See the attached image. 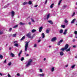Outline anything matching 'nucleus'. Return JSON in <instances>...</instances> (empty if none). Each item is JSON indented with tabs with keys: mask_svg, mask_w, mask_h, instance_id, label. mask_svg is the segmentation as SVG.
Instances as JSON below:
<instances>
[{
	"mask_svg": "<svg viewBox=\"0 0 77 77\" xmlns=\"http://www.w3.org/2000/svg\"><path fill=\"white\" fill-rule=\"evenodd\" d=\"M12 30V28H10L9 29V31H11Z\"/></svg>",
	"mask_w": 77,
	"mask_h": 77,
	"instance_id": "4d7b16f0",
	"label": "nucleus"
},
{
	"mask_svg": "<svg viewBox=\"0 0 77 77\" xmlns=\"http://www.w3.org/2000/svg\"><path fill=\"white\" fill-rule=\"evenodd\" d=\"M30 42H26L25 43H26L25 44V51H27V48H28V46L29 45V43Z\"/></svg>",
	"mask_w": 77,
	"mask_h": 77,
	"instance_id": "7ed1b4c3",
	"label": "nucleus"
},
{
	"mask_svg": "<svg viewBox=\"0 0 77 77\" xmlns=\"http://www.w3.org/2000/svg\"><path fill=\"white\" fill-rule=\"evenodd\" d=\"M42 29H43V27L42 26H41L39 28V32H41L42 30Z\"/></svg>",
	"mask_w": 77,
	"mask_h": 77,
	"instance_id": "6e6552de",
	"label": "nucleus"
},
{
	"mask_svg": "<svg viewBox=\"0 0 77 77\" xmlns=\"http://www.w3.org/2000/svg\"><path fill=\"white\" fill-rule=\"evenodd\" d=\"M14 46L16 47H18V43H15Z\"/></svg>",
	"mask_w": 77,
	"mask_h": 77,
	"instance_id": "412c9836",
	"label": "nucleus"
},
{
	"mask_svg": "<svg viewBox=\"0 0 77 77\" xmlns=\"http://www.w3.org/2000/svg\"><path fill=\"white\" fill-rule=\"evenodd\" d=\"M36 31V29H33L32 30V33H34V32H35Z\"/></svg>",
	"mask_w": 77,
	"mask_h": 77,
	"instance_id": "b1692460",
	"label": "nucleus"
},
{
	"mask_svg": "<svg viewBox=\"0 0 77 77\" xmlns=\"http://www.w3.org/2000/svg\"><path fill=\"white\" fill-rule=\"evenodd\" d=\"M53 5H54V4H52L50 6V8L51 9H52V8H53Z\"/></svg>",
	"mask_w": 77,
	"mask_h": 77,
	"instance_id": "393cba45",
	"label": "nucleus"
},
{
	"mask_svg": "<svg viewBox=\"0 0 77 77\" xmlns=\"http://www.w3.org/2000/svg\"><path fill=\"white\" fill-rule=\"evenodd\" d=\"M63 42V40L61 39V40L59 42H58L57 44V45H60V44L62 43Z\"/></svg>",
	"mask_w": 77,
	"mask_h": 77,
	"instance_id": "0eeeda50",
	"label": "nucleus"
},
{
	"mask_svg": "<svg viewBox=\"0 0 77 77\" xmlns=\"http://www.w3.org/2000/svg\"><path fill=\"white\" fill-rule=\"evenodd\" d=\"M4 63H6V60H5L4 61Z\"/></svg>",
	"mask_w": 77,
	"mask_h": 77,
	"instance_id": "5fc2aeb1",
	"label": "nucleus"
},
{
	"mask_svg": "<svg viewBox=\"0 0 77 77\" xmlns=\"http://www.w3.org/2000/svg\"><path fill=\"white\" fill-rule=\"evenodd\" d=\"M10 55L11 56V57H15V55L14 54V53L11 52H10Z\"/></svg>",
	"mask_w": 77,
	"mask_h": 77,
	"instance_id": "9d476101",
	"label": "nucleus"
},
{
	"mask_svg": "<svg viewBox=\"0 0 77 77\" xmlns=\"http://www.w3.org/2000/svg\"><path fill=\"white\" fill-rule=\"evenodd\" d=\"M49 17H50V14H48L47 16V20L48 19V18H49Z\"/></svg>",
	"mask_w": 77,
	"mask_h": 77,
	"instance_id": "c85d7f7f",
	"label": "nucleus"
},
{
	"mask_svg": "<svg viewBox=\"0 0 77 77\" xmlns=\"http://www.w3.org/2000/svg\"><path fill=\"white\" fill-rule=\"evenodd\" d=\"M17 42H18L17 41L14 42V44H15V43H17Z\"/></svg>",
	"mask_w": 77,
	"mask_h": 77,
	"instance_id": "09e8293b",
	"label": "nucleus"
},
{
	"mask_svg": "<svg viewBox=\"0 0 77 77\" xmlns=\"http://www.w3.org/2000/svg\"><path fill=\"white\" fill-rule=\"evenodd\" d=\"M76 19H73L72 21L71 22V24H72L73 23H74V22L75 21V20H76Z\"/></svg>",
	"mask_w": 77,
	"mask_h": 77,
	"instance_id": "4468645a",
	"label": "nucleus"
},
{
	"mask_svg": "<svg viewBox=\"0 0 77 77\" xmlns=\"http://www.w3.org/2000/svg\"><path fill=\"white\" fill-rule=\"evenodd\" d=\"M32 35V33L31 32H29V33L26 34V36L29 38H30L31 39H33V38L34 37V36L33 35L32 36L31 35Z\"/></svg>",
	"mask_w": 77,
	"mask_h": 77,
	"instance_id": "f03ea898",
	"label": "nucleus"
},
{
	"mask_svg": "<svg viewBox=\"0 0 77 77\" xmlns=\"http://www.w3.org/2000/svg\"><path fill=\"white\" fill-rule=\"evenodd\" d=\"M69 37H70V38H72V34H70L69 35Z\"/></svg>",
	"mask_w": 77,
	"mask_h": 77,
	"instance_id": "ea45409f",
	"label": "nucleus"
},
{
	"mask_svg": "<svg viewBox=\"0 0 77 77\" xmlns=\"http://www.w3.org/2000/svg\"><path fill=\"white\" fill-rule=\"evenodd\" d=\"M21 53H22V51L21 50L20 52L18 54V56H19V57L20 56V55H21Z\"/></svg>",
	"mask_w": 77,
	"mask_h": 77,
	"instance_id": "cd10ccee",
	"label": "nucleus"
},
{
	"mask_svg": "<svg viewBox=\"0 0 77 77\" xmlns=\"http://www.w3.org/2000/svg\"><path fill=\"white\" fill-rule=\"evenodd\" d=\"M33 60L31 59H30L29 60L28 62L26 65V67H29L30 65H31V63H32Z\"/></svg>",
	"mask_w": 77,
	"mask_h": 77,
	"instance_id": "f257e3e1",
	"label": "nucleus"
},
{
	"mask_svg": "<svg viewBox=\"0 0 77 77\" xmlns=\"http://www.w3.org/2000/svg\"><path fill=\"white\" fill-rule=\"evenodd\" d=\"M38 5H35V6H34V7H35V8H36V7H37V6H38Z\"/></svg>",
	"mask_w": 77,
	"mask_h": 77,
	"instance_id": "13d9d810",
	"label": "nucleus"
},
{
	"mask_svg": "<svg viewBox=\"0 0 77 77\" xmlns=\"http://www.w3.org/2000/svg\"><path fill=\"white\" fill-rule=\"evenodd\" d=\"M61 27L62 28H65V25H61Z\"/></svg>",
	"mask_w": 77,
	"mask_h": 77,
	"instance_id": "2f4dec72",
	"label": "nucleus"
},
{
	"mask_svg": "<svg viewBox=\"0 0 77 77\" xmlns=\"http://www.w3.org/2000/svg\"><path fill=\"white\" fill-rule=\"evenodd\" d=\"M49 32H50V30L48 29L46 30V33H49Z\"/></svg>",
	"mask_w": 77,
	"mask_h": 77,
	"instance_id": "a878e982",
	"label": "nucleus"
},
{
	"mask_svg": "<svg viewBox=\"0 0 77 77\" xmlns=\"http://www.w3.org/2000/svg\"><path fill=\"white\" fill-rule=\"evenodd\" d=\"M60 3H61V1H60L58 3V6H60Z\"/></svg>",
	"mask_w": 77,
	"mask_h": 77,
	"instance_id": "58836bf2",
	"label": "nucleus"
},
{
	"mask_svg": "<svg viewBox=\"0 0 77 77\" xmlns=\"http://www.w3.org/2000/svg\"><path fill=\"white\" fill-rule=\"evenodd\" d=\"M54 71V67H52L51 68V72H53Z\"/></svg>",
	"mask_w": 77,
	"mask_h": 77,
	"instance_id": "5701e85b",
	"label": "nucleus"
},
{
	"mask_svg": "<svg viewBox=\"0 0 77 77\" xmlns=\"http://www.w3.org/2000/svg\"><path fill=\"white\" fill-rule=\"evenodd\" d=\"M41 40H39L38 41V42H41Z\"/></svg>",
	"mask_w": 77,
	"mask_h": 77,
	"instance_id": "e2e57ef3",
	"label": "nucleus"
},
{
	"mask_svg": "<svg viewBox=\"0 0 77 77\" xmlns=\"http://www.w3.org/2000/svg\"><path fill=\"white\" fill-rule=\"evenodd\" d=\"M17 76H20V73H17Z\"/></svg>",
	"mask_w": 77,
	"mask_h": 77,
	"instance_id": "8fccbe9b",
	"label": "nucleus"
},
{
	"mask_svg": "<svg viewBox=\"0 0 77 77\" xmlns=\"http://www.w3.org/2000/svg\"><path fill=\"white\" fill-rule=\"evenodd\" d=\"M0 75L1 76H3V74H2V73L0 72Z\"/></svg>",
	"mask_w": 77,
	"mask_h": 77,
	"instance_id": "6e6d98bb",
	"label": "nucleus"
},
{
	"mask_svg": "<svg viewBox=\"0 0 77 77\" xmlns=\"http://www.w3.org/2000/svg\"><path fill=\"white\" fill-rule=\"evenodd\" d=\"M65 50V48H62L60 49V50H61V51H64Z\"/></svg>",
	"mask_w": 77,
	"mask_h": 77,
	"instance_id": "f704fd0d",
	"label": "nucleus"
},
{
	"mask_svg": "<svg viewBox=\"0 0 77 77\" xmlns=\"http://www.w3.org/2000/svg\"><path fill=\"white\" fill-rule=\"evenodd\" d=\"M24 57H22L21 59V61H23V60H24Z\"/></svg>",
	"mask_w": 77,
	"mask_h": 77,
	"instance_id": "a19ab883",
	"label": "nucleus"
},
{
	"mask_svg": "<svg viewBox=\"0 0 77 77\" xmlns=\"http://www.w3.org/2000/svg\"><path fill=\"white\" fill-rule=\"evenodd\" d=\"M11 15L12 17H14L15 15V12L14 11H12L11 12Z\"/></svg>",
	"mask_w": 77,
	"mask_h": 77,
	"instance_id": "423d86ee",
	"label": "nucleus"
},
{
	"mask_svg": "<svg viewBox=\"0 0 77 77\" xmlns=\"http://www.w3.org/2000/svg\"><path fill=\"white\" fill-rule=\"evenodd\" d=\"M11 65H12V63L11 62H10L9 63H8V65L9 66H11Z\"/></svg>",
	"mask_w": 77,
	"mask_h": 77,
	"instance_id": "72a5a7b5",
	"label": "nucleus"
},
{
	"mask_svg": "<svg viewBox=\"0 0 77 77\" xmlns=\"http://www.w3.org/2000/svg\"><path fill=\"white\" fill-rule=\"evenodd\" d=\"M3 33V31H0V35H2Z\"/></svg>",
	"mask_w": 77,
	"mask_h": 77,
	"instance_id": "473e14b6",
	"label": "nucleus"
},
{
	"mask_svg": "<svg viewBox=\"0 0 77 77\" xmlns=\"http://www.w3.org/2000/svg\"><path fill=\"white\" fill-rule=\"evenodd\" d=\"M8 77H11V75H10L9 74H8Z\"/></svg>",
	"mask_w": 77,
	"mask_h": 77,
	"instance_id": "de8ad7c7",
	"label": "nucleus"
},
{
	"mask_svg": "<svg viewBox=\"0 0 77 77\" xmlns=\"http://www.w3.org/2000/svg\"><path fill=\"white\" fill-rule=\"evenodd\" d=\"M9 5H10L9 4H8L7 6H9Z\"/></svg>",
	"mask_w": 77,
	"mask_h": 77,
	"instance_id": "338daca9",
	"label": "nucleus"
},
{
	"mask_svg": "<svg viewBox=\"0 0 77 77\" xmlns=\"http://www.w3.org/2000/svg\"><path fill=\"white\" fill-rule=\"evenodd\" d=\"M31 20L32 22H33V23H35V20H33V19L32 18H31Z\"/></svg>",
	"mask_w": 77,
	"mask_h": 77,
	"instance_id": "e433bc0d",
	"label": "nucleus"
},
{
	"mask_svg": "<svg viewBox=\"0 0 77 77\" xmlns=\"http://www.w3.org/2000/svg\"><path fill=\"white\" fill-rule=\"evenodd\" d=\"M27 4H28V2H25L22 4V5L24 6L26 5H27Z\"/></svg>",
	"mask_w": 77,
	"mask_h": 77,
	"instance_id": "f8f14e48",
	"label": "nucleus"
},
{
	"mask_svg": "<svg viewBox=\"0 0 77 77\" xmlns=\"http://www.w3.org/2000/svg\"><path fill=\"white\" fill-rule=\"evenodd\" d=\"M67 6L64 5L63 6V8H66Z\"/></svg>",
	"mask_w": 77,
	"mask_h": 77,
	"instance_id": "49530a36",
	"label": "nucleus"
},
{
	"mask_svg": "<svg viewBox=\"0 0 77 77\" xmlns=\"http://www.w3.org/2000/svg\"><path fill=\"white\" fill-rule=\"evenodd\" d=\"M16 35H17V34H15L13 35V37H15V36H16Z\"/></svg>",
	"mask_w": 77,
	"mask_h": 77,
	"instance_id": "37998d69",
	"label": "nucleus"
},
{
	"mask_svg": "<svg viewBox=\"0 0 77 77\" xmlns=\"http://www.w3.org/2000/svg\"><path fill=\"white\" fill-rule=\"evenodd\" d=\"M71 47L69 48L68 49H66V51L67 52H68V51H70V50H71Z\"/></svg>",
	"mask_w": 77,
	"mask_h": 77,
	"instance_id": "dca6fc26",
	"label": "nucleus"
},
{
	"mask_svg": "<svg viewBox=\"0 0 77 77\" xmlns=\"http://www.w3.org/2000/svg\"><path fill=\"white\" fill-rule=\"evenodd\" d=\"M29 56V54H27L26 55V56L27 57Z\"/></svg>",
	"mask_w": 77,
	"mask_h": 77,
	"instance_id": "052dcab7",
	"label": "nucleus"
},
{
	"mask_svg": "<svg viewBox=\"0 0 77 77\" xmlns=\"http://www.w3.org/2000/svg\"><path fill=\"white\" fill-rule=\"evenodd\" d=\"M75 59H77V55L75 57Z\"/></svg>",
	"mask_w": 77,
	"mask_h": 77,
	"instance_id": "680f3d73",
	"label": "nucleus"
},
{
	"mask_svg": "<svg viewBox=\"0 0 77 77\" xmlns=\"http://www.w3.org/2000/svg\"><path fill=\"white\" fill-rule=\"evenodd\" d=\"M28 24L29 25H31V22H29Z\"/></svg>",
	"mask_w": 77,
	"mask_h": 77,
	"instance_id": "864d4df0",
	"label": "nucleus"
},
{
	"mask_svg": "<svg viewBox=\"0 0 77 77\" xmlns=\"http://www.w3.org/2000/svg\"><path fill=\"white\" fill-rule=\"evenodd\" d=\"M75 12H74L73 14L72 15V17H74L75 15Z\"/></svg>",
	"mask_w": 77,
	"mask_h": 77,
	"instance_id": "c9c22d12",
	"label": "nucleus"
},
{
	"mask_svg": "<svg viewBox=\"0 0 77 77\" xmlns=\"http://www.w3.org/2000/svg\"><path fill=\"white\" fill-rule=\"evenodd\" d=\"M75 66V65H72V66H71L72 69H74V68Z\"/></svg>",
	"mask_w": 77,
	"mask_h": 77,
	"instance_id": "4be33fe9",
	"label": "nucleus"
},
{
	"mask_svg": "<svg viewBox=\"0 0 77 77\" xmlns=\"http://www.w3.org/2000/svg\"><path fill=\"white\" fill-rule=\"evenodd\" d=\"M59 32L60 33H62L63 32V30L62 29H61L60 30Z\"/></svg>",
	"mask_w": 77,
	"mask_h": 77,
	"instance_id": "a211bd4d",
	"label": "nucleus"
},
{
	"mask_svg": "<svg viewBox=\"0 0 77 77\" xmlns=\"http://www.w3.org/2000/svg\"><path fill=\"white\" fill-rule=\"evenodd\" d=\"M37 47V45H36V44H34V47L35 48V47Z\"/></svg>",
	"mask_w": 77,
	"mask_h": 77,
	"instance_id": "79ce46f5",
	"label": "nucleus"
},
{
	"mask_svg": "<svg viewBox=\"0 0 77 77\" xmlns=\"http://www.w3.org/2000/svg\"><path fill=\"white\" fill-rule=\"evenodd\" d=\"M75 39H73L72 40L73 42H75Z\"/></svg>",
	"mask_w": 77,
	"mask_h": 77,
	"instance_id": "bf43d9fd",
	"label": "nucleus"
},
{
	"mask_svg": "<svg viewBox=\"0 0 77 77\" xmlns=\"http://www.w3.org/2000/svg\"><path fill=\"white\" fill-rule=\"evenodd\" d=\"M11 49H12V48H9V50H11Z\"/></svg>",
	"mask_w": 77,
	"mask_h": 77,
	"instance_id": "0e129e2a",
	"label": "nucleus"
},
{
	"mask_svg": "<svg viewBox=\"0 0 77 77\" xmlns=\"http://www.w3.org/2000/svg\"><path fill=\"white\" fill-rule=\"evenodd\" d=\"M74 33L75 34V38L77 39V31H75Z\"/></svg>",
	"mask_w": 77,
	"mask_h": 77,
	"instance_id": "ddd939ff",
	"label": "nucleus"
},
{
	"mask_svg": "<svg viewBox=\"0 0 77 77\" xmlns=\"http://www.w3.org/2000/svg\"><path fill=\"white\" fill-rule=\"evenodd\" d=\"M24 38H25V36H23L21 38V40H23V39H24Z\"/></svg>",
	"mask_w": 77,
	"mask_h": 77,
	"instance_id": "4c0bfd02",
	"label": "nucleus"
},
{
	"mask_svg": "<svg viewBox=\"0 0 77 77\" xmlns=\"http://www.w3.org/2000/svg\"><path fill=\"white\" fill-rule=\"evenodd\" d=\"M3 56L2 55H0V59H2V58H3Z\"/></svg>",
	"mask_w": 77,
	"mask_h": 77,
	"instance_id": "c03bdc74",
	"label": "nucleus"
},
{
	"mask_svg": "<svg viewBox=\"0 0 77 77\" xmlns=\"http://www.w3.org/2000/svg\"><path fill=\"white\" fill-rule=\"evenodd\" d=\"M60 54L61 56H62L63 55V52L62 51H61L60 53Z\"/></svg>",
	"mask_w": 77,
	"mask_h": 77,
	"instance_id": "f3484780",
	"label": "nucleus"
},
{
	"mask_svg": "<svg viewBox=\"0 0 77 77\" xmlns=\"http://www.w3.org/2000/svg\"><path fill=\"white\" fill-rule=\"evenodd\" d=\"M67 30H68L67 29H65L64 30V32L63 33V34L64 35H66L67 34Z\"/></svg>",
	"mask_w": 77,
	"mask_h": 77,
	"instance_id": "9b49d317",
	"label": "nucleus"
},
{
	"mask_svg": "<svg viewBox=\"0 0 77 77\" xmlns=\"http://www.w3.org/2000/svg\"><path fill=\"white\" fill-rule=\"evenodd\" d=\"M73 47H74V48L75 47V45L73 46Z\"/></svg>",
	"mask_w": 77,
	"mask_h": 77,
	"instance_id": "774afa93",
	"label": "nucleus"
},
{
	"mask_svg": "<svg viewBox=\"0 0 77 77\" xmlns=\"http://www.w3.org/2000/svg\"><path fill=\"white\" fill-rule=\"evenodd\" d=\"M39 70L40 72H42V69H40Z\"/></svg>",
	"mask_w": 77,
	"mask_h": 77,
	"instance_id": "a18cd8bd",
	"label": "nucleus"
},
{
	"mask_svg": "<svg viewBox=\"0 0 77 77\" xmlns=\"http://www.w3.org/2000/svg\"><path fill=\"white\" fill-rule=\"evenodd\" d=\"M69 47V45H68V44H67L65 45L64 47V48H65V49L66 50H67V49Z\"/></svg>",
	"mask_w": 77,
	"mask_h": 77,
	"instance_id": "39448f33",
	"label": "nucleus"
},
{
	"mask_svg": "<svg viewBox=\"0 0 77 77\" xmlns=\"http://www.w3.org/2000/svg\"><path fill=\"white\" fill-rule=\"evenodd\" d=\"M28 4L30 5H32V2L31 1H29Z\"/></svg>",
	"mask_w": 77,
	"mask_h": 77,
	"instance_id": "aec40b11",
	"label": "nucleus"
},
{
	"mask_svg": "<svg viewBox=\"0 0 77 77\" xmlns=\"http://www.w3.org/2000/svg\"><path fill=\"white\" fill-rule=\"evenodd\" d=\"M48 22L50 23V24H53V22L51 20H48Z\"/></svg>",
	"mask_w": 77,
	"mask_h": 77,
	"instance_id": "6ab92c4d",
	"label": "nucleus"
},
{
	"mask_svg": "<svg viewBox=\"0 0 77 77\" xmlns=\"http://www.w3.org/2000/svg\"><path fill=\"white\" fill-rule=\"evenodd\" d=\"M64 23L66 24H68V21L67 20V19L66 18L64 20Z\"/></svg>",
	"mask_w": 77,
	"mask_h": 77,
	"instance_id": "1a4fd4ad",
	"label": "nucleus"
},
{
	"mask_svg": "<svg viewBox=\"0 0 77 77\" xmlns=\"http://www.w3.org/2000/svg\"><path fill=\"white\" fill-rule=\"evenodd\" d=\"M7 7H8V6H7V5H5V6L4 7V8H7Z\"/></svg>",
	"mask_w": 77,
	"mask_h": 77,
	"instance_id": "603ef678",
	"label": "nucleus"
},
{
	"mask_svg": "<svg viewBox=\"0 0 77 77\" xmlns=\"http://www.w3.org/2000/svg\"><path fill=\"white\" fill-rule=\"evenodd\" d=\"M47 0H46V1L45 2V4H47Z\"/></svg>",
	"mask_w": 77,
	"mask_h": 77,
	"instance_id": "3c124183",
	"label": "nucleus"
},
{
	"mask_svg": "<svg viewBox=\"0 0 77 77\" xmlns=\"http://www.w3.org/2000/svg\"><path fill=\"white\" fill-rule=\"evenodd\" d=\"M42 38H45V34L44 33H42Z\"/></svg>",
	"mask_w": 77,
	"mask_h": 77,
	"instance_id": "bb28decb",
	"label": "nucleus"
},
{
	"mask_svg": "<svg viewBox=\"0 0 77 77\" xmlns=\"http://www.w3.org/2000/svg\"><path fill=\"white\" fill-rule=\"evenodd\" d=\"M20 25H24V23H23L22 22H20Z\"/></svg>",
	"mask_w": 77,
	"mask_h": 77,
	"instance_id": "c756f323",
	"label": "nucleus"
},
{
	"mask_svg": "<svg viewBox=\"0 0 77 77\" xmlns=\"http://www.w3.org/2000/svg\"><path fill=\"white\" fill-rule=\"evenodd\" d=\"M18 25H16L15 26H13V28H16L17 27H18Z\"/></svg>",
	"mask_w": 77,
	"mask_h": 77,
	"instance_id": "7c9ffc66",
	"label": "nucleus"
},
{
	"mask_svg": "<svg viewBox=\"0 0 77 77\" xmlns=\"http://www.w3.org/2000/svg\"><path fill=\"white\" fill-rule=\"evenodd\" d=\"M38 75L41 76V77H44V75H45V74L44 73H42V74H38Z\"/></svg>",
	"mask_w": 77,
	"mask_h": 77,
	"instance_id": "2eb2a0df",
	"label": "nucleus"
},
{
	"mask_svg": "<svg viewBox=\"0 0 77 77\" xmlns=\"http://www.w3.org/2000/svg\"><path fill=\"white\" fill-rule=\"evenodd\" d=\"M68 65H66V67H68Z\"/></svg>",
	"mask_w": 77,
	"mask_h": 77,
	"instance_id": "69168bd1",
	"label": "nucleus"
},
{
	"mask_svg": "<svg viewBox=\"0 0 77 77\" xmlns=\"http://www.w3.org/2000/svg\"><path fill=\"white\" fill-rule=\"evenodd\" d=\"M56 40H57V38L56 37H54L52 38L51 41L52 42H54V41H55Z\"/></svg>",
	"mask_w": 77,
	"mask_h": 77,
	"instance_id": "20e7f679",
	"label": "nucleus"
}]
</instances>
